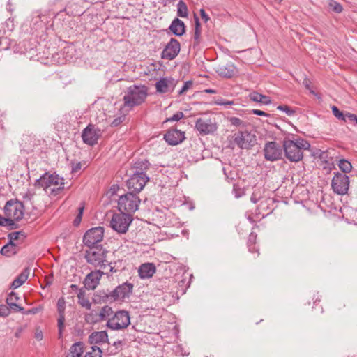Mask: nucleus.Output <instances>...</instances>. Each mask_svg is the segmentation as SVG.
<instances>
[{
	"instance_id": "nucleus-1",
	"label": "nucleus",
	"mask_w": 357,
	"mask_h": 357,
	"mask_svg": "<svg viewBox=\"0 0 357 357\" xmlns=\"http://www.w3.org/2000/svg\"><path fill=\"white\" fill-rule=\"evenodd\" d=\"M283 148L286 158L291 162H298L303 158L304 150H309L310 143L302 138H296L294 140L285 139L283 141Z\"/></svg>"
},
{
	"instance_id": "nucleus-2",
	"label": "nucleus",
	"mask_w": 357,
	"mask_h": 357,
	"mask_svg": "<svg viewBox=\"0 0 357 357\" xmlns=\"http://www.w3.org/2000/svg\"><path fill=\"white\" fill-rule=\"evenodd\" d=\"M35 185L43 188L47 193L56 195L64 188V182L63 178L57 174L45 173L36 180Z\"/></svg>"
},
{
	"instance_id": "nucleus-3",
	"label": "nucleus",
	"mask_w": 357,
	"mask_h": 357,
	"mask_svg": "<svg viewBox=\"0 0 357 357\" xmlns=\"http://www.w3.org/2000/svg\"><path fill=\"white\" fill-rule=\"evenodd\" d=\"M147 96V89L145 86L132 85L128 88L123 97L124 106L132 108L141 105Z\"/></svg>"
},
{
	"instance_id": "nucleus-4",
	"label": "nucleus",
	"mask_w": 357,
	"mask_h": 357,
	"mask_svg": "<svg viewBox=\"0 0 357 357\" xmlns=\"http://www.w3.org/2000/svg\"><path fill=\"white\" fill-rule=\"evenodd\" d=\"M139 203L140 199L137 195L128 192L119 197L118 208L122 213L131 215L138 209Z\"/></svg>"
},
{
	"instance_id": "nucleus-5",
	"label": "nucleus",
	"mask_w": 357,
	"mask_h": 357,
	"mask_svg": "<svg viewBox=\"0 0 357 357\" xmlns=\"http://www.w3.org/2000/svg\"><path fill=\"white\" fill-rule=\"evenodd\" d=\"M130 324V314L127 311L119 310L112 315L107 321L106 326L112 331L126 329Z\"/></svg>"
},
{
	"instance_id": "nucleus-6",
	"label": "nucleus",
	"mask_w": 357,
	"mask_h": 357,
	"mask_svg": "<svg viewBox=\"0 0 357 357\" xmlns=\"http://www.w3.org/2000/svg\"><path fill=\"white\" fill-rule=\"evenodd\" d=\"M132 221V215L121 212L114 213L110 220V227L119 234H125Z\"/></svg>"
},
{
	"instance_id": "nucleus-7",
	"label": "nucleus",
	"mask_w": 357,
	"mask_h": 357,
	"mask_svg": "<svg viewBox=\"0 0 357 357\" xmlns=\"http://www.w3.org/2000/svg\"><path fill=\"white\" fill-rule=\"evenodd\" d=\"M350 185L349 177L339 172L333 173L331 181V188L333 192L339 195H344L348 193Z\"/></svg>"
},
{
	"instance_id": "nucleus-8",
	"label": "nucleus",
	"mask_w": 357,
	"mask_h": 357,
	"mask_svg": "<svg viewBox=\"0 0 357 357\" xmlns=\"http://www.w3.org/2000/svg\"><path fill=\"white\" fill-rule=\"evenodd\" d=\"M106 253L107 252L99 247H90L86 251L85 258L88 263L100 268L106 267Z\"/></svg>"
},
{
	"instance_id": "nucleus-9",
	"label": "nucleus",
	"mask_w": 357,
	"mask_h": 357,
	"mask_svg": "<svg viewBox=\"0 0 357 357\" xmlns=\"http://www.w3.org/2000/svg\"><path fill=\"white\" fill-rule=\"evenodd\" d=\"M234 142L242 149H250L256 144V136L247 130L238 131L233 135Z\"/></svg>"
},
{
	"instance_id": "nucleus-10",
	"label": "nucleus",
	"mask_w": 357,
	"mask_h": 357,
	"mask_svg": "<svg viewBox=\"0 0 357 357\" xmlns=\"http://www.w3.org/2000/svg\"><path fill=\"white\" fill-rule=\"evenodd\" d=\"M4 213L13 222L18 221L24 216V205L17 200L8 201L4 206Z\"/></svg>"
},
{
	"instance_id": "nucleus-11",
	"label": "nucleus",
	"mask_w": 357,
	"mask_h": 357,
	"mask_svg": "<svg viewBox=\"0 0 357 357\" xmlns=\"http://www.w3.org/2000/svg\"><path fill=\"white\" fill-rule=\"evenodd\" d=\"M195 128L201 135H209L215 132L218 126L215 119L204 116L197 119Z\"/></svg>"
},
{
	"instance_id": "nucleus-12",
	"label": "nucleus",
	"mask_w": 357,
	"mask_h": 357,
	"mask_svg": "<svg viewBox=\"0 0 357 357\" xmlns=\"http://www.w3.org/2000/svg\"><path fill=\"white\" fill-rule=\"evenodd\" d=\"M149 177L143 172L137 171L127 181V186L136 192H140L149 181Z\"/></svg>"
},
{
	"instance_id": "nucleus-13",
	"label": "nucleus",
	"mask_w": 357,
	"mask_h": 357,
	"mask_svg": "<svg viewBox=\"0 0 357 357\" xmlns=\"http://www.w3.org/2000/svg\"><path fill=\"white\" fill-rule=\"evenodd\" d=\"M104 229L101 227L92 228L88 230L83 238L84 244L90 247H95V245L101 242L103 238Z\"/></svg>"
},
{
	"instance_id": "nucleus-14",
	"label": "nucleus",
	"mask_w": 357,
	"mask_h": 357,
	"mask_svg": "<svg viewBox=\"0 0 357 357\" xmlns=\"http://www.w3.org/2000/svg\"><path fill=\"white\" fill-rule=\"evenodd\" d=\"M264 152L265 158L269 161L280 159L282 154L280 146L275 142H267L264 146Z\"/></svg>"
},
{
	"instance_id": "nucleus-15",
	"label": "nucleus",
	"mask_w": 357,
	"mask_h": 357,
	"mask_svg": "<svg viewBox=\"0 0 357 357\" xmlns=\"http://www.w3.org/2000/svg\"><path fill=\"white\" fill-rule=\"evenodd\" d=\"M100 135V130L96 129L93 125L89 124L84 129L82 137L85 144L93 146L97 144Z\"/></svg>"
},
{
	"instance_id": "nucleus-16",
	"label": "nucleus",
	"mask_w": 357,
	"mask_h": 357,
	"mask_svg": "<svg viewBox=\"0 0 357 357\" xmlns=\"http://www.w3.org/2000/svg\"><path fill=\"white\" fill-rule=\"evenodd\" d=\"M181 50L180 43L177 40L172 38L162 52V58L168 60L174 59Z\"/></svg>"
},
{
	"instance_id": "nucleus-17",
	"label": "nucleus",
	"mask_w": 357,
	"mask_h": 357,
	"mask_svg": "<svg viewBox=\"0 0 357 357\" xmlns=\"http://www.w3.org/2000/svg\"><path fill=\"white\" fill-rule=\"evenodd\" d=\"M177 81L172 77L160 78L155 83L156 91L160 93L172 92L176 87Z\"/></svg>"
},
{
	"instance_id": "nucleus-18",
	"label": "nucleus",
	"mask_w": 357,
	"mask_h": 357,
	"mask_svg": "<svg viewBox=\"0 0 357 357\" xmlns=\"http://www.w3.org/2000/svg\"><path fill=\"white\" fill-rule=\"evenodd\" d=\"M132 288L133 285L131 283H123L116 287V289L111 292L110 296L112 297L114 300H123L130 296L132 291Z\"/></svg>"
},
{
	"instance_id": "nucleus-19",
	"label": "nucleus",
	"mask_w": 357,
	"mask_h": 357,
	"mask_svg": "<svg viewBox=\"0 0 357 357\" xmlns=\"http://www.w3.org/2000/svg\"><path fill=\"white\" fill-rule=\"evenodd\" d=\"M103 274V272L98 270L91 271L89 273L84 281V286L88 289L93 290L99 284L100 280Z\"/></svg>"
},
{
	"instance_id": "nucleus-20",
	"label": "nucleus",
	"mask_w": 357,
	"mask_h": 357,
	"mask_svg": "<svg viewBox=\"0 0 357 357\" xmlns=\"http://www.w3.org/2000/svg\"><path fill=\"white\" fill-rule=\"evenodd\" d=\"M184 132L178 130H169L165 135L164 139L170 145H177L184 139Z\"/></svg>"
},
{
	"instance_id": "nucleus-21",
	"label": "nucleus",
	"mask_w": 357,
	"mask_h": 357,
	"mask_svg": "<svg viewBox=\"0 0 357 357\" xmlns=\"http://www.w3.org/2000/svg\"><path fill=\"white\" fill-rule=\"evenodd\" d=\"M108 342V335L105 331H95L89 336V342L91 344H102Z\"/></svg>"
},
{
	"instance_id": "nucleus-22",
	"label": "nucleus",
	"mask_w": 357,
	"mask_h": 357,
	"mask_svg": "<svg viewBox=\"0 0 357 357\" xmlns=\"http://www.w3.org/2000/svg\"><path fill=\"white\" fill-rule=\"evenodd\" d=\"M155 266L152 263H145L142 264L138 269V273L142 279L151 278L155 273Z\"/></svg>"
},
{
	"instance_id": "nucleus-23",
	"label": "nucleus",
	"mask_w": 357,
	"mask_h": 357,
	"mask_svg": "<svg viewBox=\"0 0 357 357\" xmlns=\"http://www.w3.org/2000/svg\"><path fill=\"white\" fill-rule=\"evenodd\" d=\"M169 29L174 35L181 36L185 33L184 22L181 20L176 18L172 22Z\"/></svg>"
},
{
	"instance_id": "nucleus-24",
	"label": "nucleus",
	"mask_w": 357,
	"mask_h": 357,
	"mask_svg": "<svg viewBox=\"0 0 357 357\" xmlns=\"http://www.w3.org/2000/svg\"><path fill=\"white\" fill-rule=\"evenodd\" d=\"M31 271V269L29 267L24 268V271L12 282L11 287L13 289H16L22 285L27 280Z\"/></svg>"
},
{
	"instance_id": "nucleus-25",
	"label": "nucleus",
	"mask_w": 357,
	"mask_h": 357,
	"mask_svg": "<svg viewBox=\"0 0 357 357\" xmlns=\"http://www.w3.org/2000/svg\"><path fill=\"white\" fill-rule=\"evenodd\" d=\"M216 72L223 77L231 78L235 75L236 68L233 65L220 66Z\"/></svg>"
},
{
	"instance_id": "nucleus-26",
	"label": "nucleus",
	"mask_w": 357,
	"mask_h": 357,
	"mask_svg": "<svg viewBox=\"0 0 357 357\" xmlns=\"http://www.w3.org/2000/svg\"><path fill=\"white\" fill-rule=\"evenodd\" d=\"M83 344L81 342L74 343L69 349L66 357H81L83 354Z\"/></svg>"
},
{
	"instance_id": "nucleus-27",
	"label": "nucleus",
	"mask_w": 357,
	"mask_h": 357,
	"mask_svg": "<svg viewBox=\"0 0 357 357\" xmlns=\"http://www.w3.org/2000/svg\"><path fill=\"white\" fill-rule=\"evenodd\" d=\"M18 299L17 295L14 292H11L6 298V303L15 311L21 312L24 310V308L16 303Z\"/></svg>"
},
{
	"instance_id": "nucleus-28",
	"label": "nucleus",
	"mask_w": 357,
	"mask_h": 357,
	"mask_svg": "<svg viewBox=\"0 0 357 357\" xmlns=\"http://www.w3.org/2000/svg\"><path fill=\"white\" fill-rule=\"evenodd\" d=\"M100 322L109 320L114 314L112 308L108 305H105L98 312Z\"/></svg>"
},
{
	"instance_id": "nucleus-29",
	"label": "nucleus",
	"mask_w": 357,
	"mask_h": 357,
	"mask_svg": "<svg viewBox=\"0 0 357 357\" xmlns=\"http://www.w3.org/2000/svg\"><path fill=\"white\" fill-rule=\"evenodd\" d=\"M0 252L2 255L10 257L16 253V245L13 243H8L2 247Z\"/></svg>"
},
{
	"instance_id": "nucleus-30",
	"label": "nucleus",
	"mask_w": 357,
	"mask_h": 357,
	"mask_svg": "<svg viewBox=\"0 0 357 357\" xmlns=\"http://www.w3.org/2000/svg\"><path fill=\"white\" fill-rule=\"evenodd\" d=\"M77 298H78V303L82 307H85L87 310L91 309V303L87 298L85 297L84 291L83 289H80L79 291Z\"/></svg>"
},
{
	"instance_id": "nucleus-31",
	"label": "nucleus",
	"mask_w": 357,
	"mask_h": 357,
	"mask_svg": "<svg viewBox=\"0 0 357 357\" xmlns=\"http://www.w3.org/2000/svg\"><path fill=\"white\" fill-rule=\"evenodd\" d=\"M84 319L86 322L90 324L100 323L98 311L96 310H91L89 313H86Z\"/></svg>"
},
{
	"instance_id": "nucleus-32",
	"label": "nucleus",
	"mask_w": 357,
	"mask_h": 357,
	"mask_svg": "<svg viewBox=\"0 0 357 357\" xmlns=\"http://www.w3.org/2000/svg\"><path fill=\"white\" fill-rule=\"evenodd\" d=\"M337 165L340 169L342 172V174H346L349 173L352 169V165L351 162L345 159H341L338 161Z\"/></svg>"
},
{
	"instance_id": "nucleus-33",
	"label": "nucleus",
	"mask_w": 357,
	"mask_h": 357,
	"mask_svg": "<svg viewBox=\"0 0 357 357\" xmlns=\"http://www.w3.org/2000/svg\"><path fill=\"white\" fill-rule=\"evenodd\" d=\"M188 13L186 4L183 1H178L177 4V15L181 17H187Z\"/></svg>"
},
{
	"instance_id": "nucleus-34",
	"label": "nucleus",
	"mask_w": 357,
	"mask_h": 357,
	"mask_svg": "<svg viewBox=\"0 0 357 357\" xmlns=\"http://www.w3.org/2000/svg\"><path fill=\"white\" fill-rule=\"evenodd\" d=\"M263 192L264 190L262 188H255L250 197L251 202L256 204L263 197Z\"/></svg>"
},
{
	"instance_id": "nucleus-35",
	"label": "nucleus",
	"mask_w": 357,
	"mask_h": 357,
	"mask_svg": "<svg viewBox=\"0 0 357 357\" xmlns=\"http://www.w3.org/2000/svg\"><path fill=\"white\" fill-rule=\"evenodd\" d=\"M66 308V302L63 298H61L57 301V310L59 312V319L63 318V321H65L64 311Z\"/></svg>"
},
{
	"instance_id": "nucleus-36",
	"label": "nucleus",
	"mask_w": 357,
	"mask_h": 357,
	"mask_svg": "<svg viewBox=\"0 0 357 357\" xmlns=\"http://www.w3.org/2000/svg\"><path fill=\"white\" fill-rule=\"evenodd\" d=\"M85 357H102V350L97 346H92L91 350L86 353Z\"/></svg>"
},
{
	"instance_id": "nucleus-37",
	"label": "nucleus",
	"mask_w": 357,
	"mask_h": 357,
	"mask_svg": "<svg viewBox=\"0 0 357 357\" xmlns=\"http://www.w3.org/2000/svg\"><path fill=\"white\" fill-rule=\"evenodd\" d=\"M228 120L230 122L231 125L238 127L239 128H243L247 125L246 122L243 121V120L237 117H229L228 118Z\"/></svg>"
},
{
	"instance_id": "nucleus-38",
	"label": "nucleus",
	"mask_w": 357,
	"mask_h": 357,
	"mask_svg": "<svg viewBox=\"0 0 357 357\" xmlns=\"http://www.w3.org/2000/svg\"><path fill=\"white\" fill-rule=\"evenodd\" d=\"M328 5L329 7L337 13H341L343 10L342 5L333 0H330L328 2Z\"/></svg>"
},
{
	"instance_id": "nucleus-39",
	"label": "nucleus",
	"mask_w": 357,
	"mask_h": 357,
	"mask_svg": "<svg viewBox=\"0 0 357 357\" xmlns=\"http://www.w3.org/2000/svg\"><path fill=\"white\" fill-rule=\"evenodd\" d=\"M277 109L278 110H280V111H282L284 112H285L288 116H293L294 114H295V110H294L293 109L290 108L289 106L286 105H279Z\"/></svg>"
},
{
	"instance_id": "nucleus-40",
	"label": "nucleus",
	"mask_w": 357,
	"mask_h": 357,
	"mask_svg": "<svg viewBox=\"0 0 357 357\" xmlns=\"http://www.w3.org/2000/svg\"><path fill=\"white\" fill-rule=\"evenodd\" d=\"M15 223L14 222L10 219L9 217H2L0 215V225L1 226H6V225H8V226H13L14 225Z\"/></svg>"
},
{
	"instance_id": "nucleus-41",
	"label": "nucleus",
	"mask_w": 357,
	"mask_h": 357,
	"mask_svg": "<svg viewBox=\"0 0 357 357\" xmlns=\"http://www.w3.org/2000/svg\"><path fill=\"white\" fill-rule=\"evenodd\" d=\"M331 109L333 115L338 119L342 120L344 117V114L339 110V109L336 106H332Z\"/></svg>"
},
{
	"instance_id": "nucleus-42",
	"label": "nucleus",
	"mask_w": 357,
	"mask_h": 357,
	"mask_svg": "<svg viewBox=\"0 0 357 357\" xmlns=\"http://www.w3.org/2000/svg\"><path fill=\"white\" fill-rule=\"evenodd\" d=\"M233 192L234 193V196L236 198L241 197L243 195H244V190L241 189L238 185L234 184L233 186Z\"/></svg>"
},
{
	"instance_id": "nucleus-43",
	"label": "nucleus",
	"mask_w": 357,
	"mask_h": 357,
	"mask_svg": "<svg viewBox=\"0 0 357 357\" xmlns=\"http://www.w3.org/2000/svg\"><path fill=\"white\" fill-rule=\"evenodd\" d=\"M83 211H84V206H79V213L74 220V225L75 226L79 225V223L81 222Z\"/></svg>"
},
{
	"instance_id": "nucleus-44",
	"label": "nucleus",
	"mask_w": 357,
	"mask_h": 357,
	"mask_svg": "<svg viewBox=\"0 0 357 357\" xmlns=\"http://www.w3.org/2000/svg\"><path fill=\"white\" fill-rule=\"evenodd\" d=\"M183 113L182 112H177L172 117L169 118L167 121H178L183 117Z\"/></svg>"
},
{
	"instance_id": "nucleus-45",
	"label": "nucleus",
	"mask_w": 357,
	"mask_h": 357,
	"mask_svg": "<svg viewBox=\"0 0 357 357\" xmlns=\"http://www.w3.org/2000/svg\"><path fill=\"white\" fill-rule=\"evenodd\" d=\"M261 93L257 91H253L249 94V98L250 100L254 102H259L261 98Z\"/></svg>"
},
{
	"instance_id": "nucleus-46",
	"label": "nucleus",
	"mask_w": 357,
	"mask_h": 357,
	"mask_svg": "<svg viewBox=\"0 0 357 357\" xmlns=\"http://www.w3.org/2000/svg\"><path fill=\"white\" fill-rule=\"evenodd\" d=\"M192 85V82L191 81H187L184 83L183 87L179 91L178 94L181 95L185 93Z\"/></svg>"
},
{
	"instance_id": "nucleus-47",
	"label": "nucleus",
	"mask_w": 357,
	"mask_h": 357,
	"mask_svg": "<svg viewBox=\"0 0 357 357\" xmlns=\"http://www.w3.org/2000/svg\"><path fill=\"white\" fill-rule=\"evenodd\" d=\"M22 235L20 231H15L12 232L8 235V238L10 240L9 243H13L14 241H16L19 238L20 236Z\"/></svg>"
},
{
	"instance_id": "nucleus-48",
	"label": "nucleus",
	"mask_w": 357,
	"mask_h": 357,
	"mask_svg": "<svg viewBox=\"0 0 357 357\" xmlns=\"http://www.w3.org/2000/svg\"><path fill=\"white\" fill-rule=\"evenodd\" d=\"M64 321H63V318L58 319V328H59V338L62 337L63 328L64 327Z\"/></svg>"
},
{
	"instance_id": "nucleus-49",
	"label": "nucleus",
	"mask_w": 357,
	"mask_h": 357,
	"mask_svg": "<svg viewBox=\"0 0 357 357\" xmlns=\"http://www.w3.org/2000/svg\"><path fill=\"white\" fill-rule=\"evenodd\" d=\"M354 116H355L354 114H351V113H349V112H346V113H344V117L343 121H345V122L353 123L354 122Z\"/></svg>"
},
{
	"instance_id": "nucleus-50",
	"label": "nucleus",
	"mask_w": 357,
	"mask_h": 357,
	"mask_svg": "<svg viewBox=\"0 0 357 357\" xmlns=\"http://www.w3.org/2000/svg\"><path fill=\"white\" fill-rule=\"evenodd\" d=\"M259 102L264 104V105H269L271 103V100L270 97L261 94Z\"/></svg>"
},
{
	"instance_id": "nucleus-51",
	"label": "nucleus",
	"mask_w": 357,
	"mask_h": 357,
	"mask_svg": "<svg viewBox=\"0 0 357 357\" xmlns=\"http://www.w3.org/2000/svg\"><path fill=\"white\" fill-rule=\"evenodd\" d=\"M124 119H125V116H121L118 118L114 119L113 120V121L111 123V125L112 126H117L119 124H121L123 121Z\"/></svg>"
},
{
	"instance_id": "nucleus-52",
	"label": "nucleus",
	"mask_w": 357,
	"mask_h": 357,
	"mask_svg": "<svg viewBox=\"0 0 357 357\" xmlns=\"http://www.w3.org/2000/svg\"><path fill=\"white\" fill-rule=\"evenodd\" d=\"M9 313L8 307L5 305H0V317L7 316Z\"/></svg>"
},
{
	"instance_id": "nucleus-53",
	"label": "nucleus",
	"mask_w": 357,
	"mask_h": 357,
	"mask_svg": "<svg viewBox=\"0 0 357 357\" xmlns=\"http://www.w3.org/2000/svg\"><path fill=\"white\" fill-rule=\"evenodd\" d=\"M34 337L38 340V341H41L43 338V332L40 329H36V332H35V334H34Z\"/></svg>"
},
{
	"instance_id": "nucleus-54",
	"label": "nucleus",
	"mask_w": 357,
	"mask_h": 357,
	"mask_svg": "<svg viewBox=\"0 0 357 357\" xmlns=\"http://www.w3.org/2000/svg\"><path fill=\"white\" fill-rule=\"evenodd\" d=\"M252 113L254 114H256L257 116H269L268 114L264 112V111L259 110V109H253Z\"/></svg>"
},
{
	"instance_id": "nucleus-55",
	"label": "nucleus",
	"mask_w": 357,
	"mask_h": 357,
	"mask_svg": "<svg viewBox=\"0 0 357 357\" xmlns=\"http://www.w3.org/2000/svg\"><path fill=\"white\" fill-rule=\"evenodd\" d=\"M201 31L200 28H195L194 38L198 43L200 37Z\"/></svg>"
},
{
	"instance_id": "nucleus-56",
	"label": "nucleus",
	"mask_w": 357,
	"mask_h": 357,
	"mask_svg": "<svg viewBox=\"0 0 357 357\" xmlns=\"http://www.w3.org/2000/svg\"><path fill=\"white\" fill-rule=\"evenodd\" d=\"M200 15L205 22H206L209 20L208 15L206 13L204 9L200 10Z\"/></svg>"
},
{
	"instance_id": "nucleus-57",
	"label": "nucleus",
	"mask_w": 357,
	"mask_h": 357,
	"mask_svg": "<svg viewBox=\"0 0 357 357\" xmlns=\"http://www.w3.org/2000/svg\"><path fill=\"white\" fill-rule=\"evenodd\" d=\"M81 167H82V165H81L80 162L77 163L75 166L73 167L72 172H77L79 169H81Z\"/></svg>"
},
{
	"instance_id": "nucleus-58",
	"label": "nucleus",
	"mask_w": 357,
	"mask_h": 357,
	"mask_svg": "<svg viewBox=\"0 0 357 357\" xmlns=\"http://www.w3.org/2000/svg\"><path fill=\"white\" fill-rule=\"evenodd\" d=\"M310 80L307 79H304L303 82V85L307 89H310Z\"/></svg>"
},
{
	"instance_id": "nucleus-59",
	"label": "nucleus",
	"mask_w": 357,
	"mask_h": 357,
	"mask_svg": "<svg viewBox=\"0 0 357 357\" xmlns=\"http://www.w3.org/2000/svg\"><path fill=\"white\" fill-rule=\"evenodd\" d=\"M195 28H200V23L198 17H195Z\"/></svg>"
},
{
	"instance_id": "nucleus-60",
	"label": "nucleus",
	"mask_w": 357,
	"mask_h": 357,
	"mask_svg": "<svg viewBox=\"0 0 357 357\" xmlns=\"http://www.w3.org/2000/svg\"><path fill=\"white\" fill-rule=\"evenodd\" d=\"M22 329L21 328L17 329V331L15 333V337H20V335L22 332Z\"/></svg>"
},
{
	"instance_id": "nucleus-61",
	"label": "nucleus",
	"mask_w": 357,
	"mask_h": 357,
	"mask_svg": "<svg viewBox=\"0 0 357 357\" xmlns=\"http://www.w3.org/2000/svg\"><path fill=\"white\" fill-rule=\"evenodd\" d=\"M233 102H231V101H227V102H222V103H220V105H231Z\"/></svg>"
},
{
	"instance_id": "nucleus-62",
	"label": "nucleus",
	"mask_w": 357,
	"mask_h": 357,
	"mask_svg": "<svg viewBox=\"0 0 357 357\" xmlns=\"http://www.w3.org/2000/svg\"><path fill=\"white\" fill-rule=\"evenodd\" d=\"M205 91L208 93H215V91L213 89H206Z\"/></svg>"
},
{
	"instance_id": "nucleus-63",
	"label": "nucleus",
	"mask_w": 357,
	"mask_h": 357,
	"mask_svg": "<svg viewBox=\"0 0 357 357\" xmlns=\"http://www.w3.org/2000/svg\"><path fill=\"white\" fill-rule=\"evenodd\" d=\"M70 288L72 289H76V290L78 289V287L76 284H71Z\"/></svg>"
},
{
	"instance_id": "nucleus-64",
	"label": "nucleus",
	"mask_w": 357,
	"mask_h": 357,
	"mask_svg": "<svg viewBox=\"0 0 357 357\" xmlns=\"http://www.w3.org/2000/svg\"><path fill=\"white\" fill-rule=\"evenodd\" d=\"M355 125H357V116L355 114L354 116V122H353Z\"/></svg>"
}]
</instances>
